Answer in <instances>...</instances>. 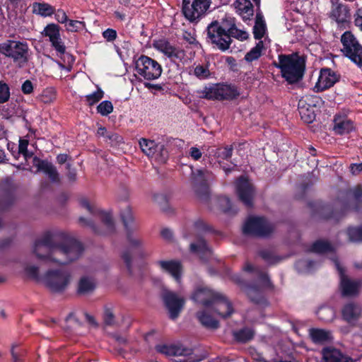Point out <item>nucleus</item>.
<instances>
[{
    "label": "nucleus",
    "instance_id": "nucleus-56",
    "mask_svg": "<svg viewBox=\"0 0 362 362\" xmlns=\"http://www.w3.org/2000/svg\"><path fill=\"white\" fill-rule=\"evenodd\" d=\"M10 98V88L8 86L0 81V104L7 102Z\"/></svg>",
    "mask_w": 362,
    "mask_h": 362
},
{
    "label": "nucleus",
    "instance_id": "nucleus-17",
    "mask_svg": "<svg viewBox=\"0 0 362 362\" xmlns=\"http://www.w3.org/2000/svg\"><path fill=\"white\" fill-rule=\"evenodd\" d=\"M15 192V185L9 179L0 182V210H7L14 204Z\"/></svg>",
    "mask_w": 362,
    "mask_h": 362
},
{
    "label": "nucleus",
    "instance_id": "nucleus-21",
    "mask_svg": "<svg viewBox=\"0 0 362 362\" xmlns=\"http://www.w3.org/2000/svg\"><path fill=\"white\" fill-rule=\"evenodd\" d=\"M153 47L172 60L181 59L184 55L182 49L171 45L166 39L155 41Z\"/></svg>",
    "mask_w": 362,
    "mask_h": 362
},
{
    "label": "nucleus",
    "instance_id": "nucleus-33",
    "mask_svg": "<svg viewBox=\"0 0 362 362\" xmlns=\"http://www.w3.org/2000/svg\"><path fill=\"white\" fill-rule=\"evenodd\" d=\"M190 251L198 255L202 260H206L211 253L210 247L204 238H199L196 243H191Z\"/></svg>",
    "mask_w": 362,
    "mask_h": 362
},
{
    "label": "nucleus",
    "instance_id": "nucleus-20",
    "mask_svg": "<svg viewBox=\"0 0 362 362\" xmlns=\"http://www.w3.org/2000/svg\"><path fill=\"white\" fill-rule=\"evenodd\" d=\"M215 296L211 308L209 309L213 310L217 315L223 318L230 317L233 313V308L231 303L225 296L218 292Z\"/></svg>",
    "mask_w": 362,
    "mask_h": 362
},
{
    "label": "nucleus",
    "instance_id": "nucleus-49",
    "mask_svg": "<svg viewBox=\"0 0 362 362\" xmlns=\"http://www.w3.org/2000/svg\"><path fill=\"white\" fill-rule=\"evenodd\" d=\"M300 101H301V104H305L313 109L314 107H320L324 104L322 99L316 95H306Z\"/></svg>",
    "mask_w": 362,
    "mask_h": 362
},
{
    "label": "nucleus",
    "instance_id": "nucleus-28",
    "mask_svg": "<svg viewBox=\"0 0 362 362\" xmlns=\"http://www.w3.org/2000/svg\"><path fill=\"white\" fill-rule=\"evenodd\" d=\"M311 341L315 344H325L333 341L332 333L321 328H310L308 331Z\"/></svg>",
    "mask_w": 362,
    "mask_h": 362
},
{
    "label": "nucleus",
    "instance_id": "nucleus-9",
    "mask_svg": "<svg viewBox=\"0 0 362 362\" xmlns=\"http://www.w3.org/2000/svg\"><path fill=\"white\" fill-rule=\"evenodd\" d=\"M135 69L137 74L147 81L158 78L163 71L157 61L146 55H141L135 61Z\"/></svg>",
    "mask_w": 362,
    "mask_h": 362
},
{
    "label": "nucleus",
    "instance_id": "nucleus-10",
    "mask_svg": "<svg viewBox=\"0 0 362 362\" xmlns=\"http://www.w3.org/2000/svg\"><path fill=\"white\" fill-rule=\"evenodd\" d=\"M274 231V228L265 218L250 217L243 227V233L245 235L254 237H268Z\"/></svg>",
    "mask_w": 362,
    "mask_h": 362
},
{
    "label": "nucleus",
    "instance_id": "nucleus-54",
    "mask_svg": "<svg viewBox=\"0 0 362 362\" xmlns=\"http://www.w3.org/2000/svg\"><path fill=\"white\" fill-rule=\"evenodd\" d=\"M194 74L199 79H206L210 76L211 73L207 65L204 66L199 64L194 67Z\"/></svg>",
    "mask_w": 362,
    "mask_h": 362
},
{
    "label": "nucleus",
    "instance_id": "nucleus-42",
    "mask_svg": "<svg viewBox=\"0 0 362 362\" xmlns=\"http://www.w3.org/2000/svg\"><path fill=\"white\" fill-rule=\"evenodd\" d=\"M194 230L199 234H218V232L215 230L212 226L202 218H198L193 223Z\"/></svg>",
    "mask_w": 362,
    "mask_h": 362
},
{
    "label": "nucleus",
    "instance_id": "nucleus-26",
    "mask_svg": "<svg viewBox=\"0 0 362 362\" xmlns=\"http://www.w3.org/2000/svg\"><path fill=\"white\" fill-rule=\"evenodd\" d=\"M218 292L212 291L207 288H198L193 294V300L202 305L206 308L209 309L211 308V303L215 298V296L217 295Z\"/></svg>",
    "mask_w": 362,
    "mask_h": 362
},
{
    "label": "nucleus",
    "instance_id": "nucleus-4",
    "mask_svg": "<svg viewBox=\"0 0 362 362\" xmlns=\"http://www.w3.org/2000/svg\"><path fill=\"white\" fill-rule=\"evenodd\" d=\"M279 62H274L273 65L280 69L281 76L288 85L300 83L305 75L306 69V59L298 52L278 56Z\"/></svg>",
    "mask_w": 362,
    "mask_h": 362
},
{
    "label": "nucleus",
    "instance_id": "nucleus-16",
    "mask_svg": "<svg viewBox=\"0 0 362 362\" xmlns=\"http://www.w3.org/2000/svg\"><path fill=\"white\" fill-rule=\"evenodd\" d=\"M42 34L45 37H49L52 47L60 54H64L66 52V46L61 38L60 27L55 23L47 24Z\"/></svg>",
    "mask_w": 362,
    "mask_h": 362
},
{
    "label": "nucleus",
    "instance_id": "nucleus-60",
    "mask_svg": "<svg viewBox=\"0 0 362 362\" xmlns=\"http://www.w3.org/2000/svg\"><path fill=\"white\" fill-rule=\"evenodd\" d=\"M102 35L107 42H113L117 37V31L112 28L106 29Z\"/></svg>",
    "mask_w": 362,
    "mask_h": 362
},
{
    "label": "nucleus",
    "instance_id": "nucleus-13",
    "mask_svg": "<svg viewBox=\"0 0 362 362\" xmlns=\"http://www.w3.org/2000/svg\"><path fill=\"white\" fill-rule=\"evenodd\" d=\"M235 192L239 200L247 208L253 206L255 189L249 180L240 176L235 182Z\"/></svg>",
    "mask_w": 362,
    "mask_h": 362
},
{
    "label": "nucleus",
    "instance_id": "nucleus-52",
    "mask_svg": "<svg viewBox=\"0 0 362 362\" xmlns=\"http://www.w3.org/2000/svg\"><path fill=\"white\" fill-rule=\"evenodd\" d=\"M96 214L100 215L102 222L107 226L110 231L115 230V225L110 214L97 210Z\"/></svg>",
    "mask_w": 362,
    "mask_h": 362
},
{
    "label": "nucleus",
    "instance_id": "nucleus-30",
    "mask_svg": "<svg viewBox=\"0 0 362 362\" xmlns=\"http://www.w3.org/2000/svg\"><path fill=\"white\" fill-rule=\"evenodd\" d=\"M157 352L166 356H187L192 352V350L187 348H182L174 344H158L155 347Z\"/></svg>",
    "mask_w": 362,
    "mask_h": 362
},
{
    "label": "nucleus",
    "instance_id": "nucleus-1",
    "mask_svg": "<svg viewBox=\"0 0 362 362\" xmlns=\"http://www.w3.org/2000/svg\"><path fill=\"white\" fill-rule=\"evenodd\" d=\"M83 250L81 242L64 232L47 231L35 240L33 246V252L37 258L59 264H67L77 259Z\"/></svg>",
    "mask_w": 362,
    "mask_h": 362
},
{
    "label": "nucleus",
    "instance_id": "nucleus-47",
    "mask_svg": "<svg viewBox=\"0 0 362 362\" xmlns=\"http://www.w3.org/2000/svg\"><path fill=\"white\" fill-rule=\"evenodd\" d=\"M349 242L361 243L362 242V225L360 226H349L346 230Z\"/></svg>",
    "mask_w": 362,
    "mask_h": 362
},
{
    "label": "nucleus",
    "instance_id": "nucleus-15",
    "mask_svg": "<svg viewBox=\"0 0 362 362\" xmlns=\"http://www.w3.org/2000/svg\"><path fill=\"white\" fill-rule=\"evenodd\" d=\"M192 183L197 197L202 202H207L210 197L209 186L203 170L192 173Z\"/></svg>",
    "mask_w": 362,
    "mask_h": 362
},
{
    "label": "nucleus",
    "instance_id": "nucleus-37",
    "mask_svg": "<svg viewBox=\"0 0 362 362\" xmlns=\"http://www.w3.org/2000/svg\"><path fill=\"white\" fill-rule=\"evenodd\" d=\"M54 12L55 8L47 3L34 2L33 4V13L40 16H51Z\"/></svg>",
    "mask_w": 362,
    "mask_h": 362
},
{
    "label": "nucleus",
    "instance_id": "nucleus-44",
    "mask_svg": "<svg viewBox=\"0 0 362 362\" xmlns=\"http://www.w3.org/2000/svg\"><path fill=\"white\" fill-rule=\"evenodd\" d=\"M201 93L202 98L219 100V83L205 86Z\"/></svg>",
    "mask_w": 362,
    "mask_h": 362
},
{
    "label": "nucleus",
    "instance_id": "nucleus-63",
    "mask_svg": "<svg viewBox=\"0 0 362 362\" xmlns=\"http://www.w3.org/2000/svg\"><path fill=\"white\" fill-rule=\"evenodd\" d=\"M226 63L228 65L229 69L233 72L238 71V65L237 64L236 59L231 56H228L226 57Z\"/></svg>",
    "mask_w": 362,
    "mask_h": 362
},
{
    "label": "nucleus",
    "instance_id": "nucleus-5",
    "mask_svg": "<svg viewBox=\"0 0 362 362\" xmlns=\"http://www.w3.org/2000/svg\"><path fill=\"white\" fill-rule=\"evenodd\" d=\"M30 49L26 42L6 40L0 43V55L12 59L19 67L24 66L30 60Z\"/></svg>",
    "mask_w": 362,
    "mask_h": 362
},
{
    "label": "nucleus",
    "instance_id": "nucleus-8",
    "mask_svg": "<svg viewBox=\"0 0 362 362\" xmlns=\"http://www.w3.org/2000/svg\"><path fill=\"white\" fill-rule=\"evenodd\" d=\"M211 0H182V13L190 22H198L209 11Z\"/></svg>",
    "mask_w": 362,
    "mask_h": 362
},
{
    "label": "nucleus",
    "instance_id": "nucleus-12",
    "mask_svg": "<svg viewBox=\"0 0 362 362\" xmlns=\"http://www.w3.org/2000/svg\"><path fill=\"white\" fill-rule=\"evenodd\" d=\"M335 265L340 277L339 289L341 296L353 297L358 296L362 286V281L349 279L346 275L344 269L340 266L337 261L335 262Z\"/></svg>",
    "mask_w": 362,
    "mask_h": 362
},
{
    "label": "nucleus",
    "instance_id": "nucleus-7",
    "mask_svg": "<svg viewBox=\"0 0 362 362\" xmlns=\"http://www.w3.org/2000/svg\"><path fill=\"white\" fill-rule=\"evenodd\" d=\"M343 55L358 67L362 68V45L351 31H345L340 38Z\"/></svg>",
    "mask_w": 362,
    "mask_h": 362
},
{
    "label": "nucleus",
    "instance_id": "nucleus-22",
    "mask_svg": "<svg viewBox=\"0 0 362 362\" xmlns=\"http://www.w3.org/2000/svg\"><path fill=\"white\" fill-rule=\"evenodd\" d=\"M33 163L37 168V171L43 172L52 182H59L60 181L59 173L52 163L47 160H42L35 156L33 158Z\"/></svg>",
    "mask_w": 362,
    "mask_h": 362
},
{
    "label": "nucleus",
    "instance_id": "nucleus-27",
    "mask_svg": "<svg viewBox=\"0 0 362 362\" xmlns=\"http://www.w3.org/2000/svg\"><path fill=\"white\" fill-rule=\"evenodd\" d=\"M333 123V131L338 135L349 134L354 129V122L346 116L336 115Z\"/></svg>",
    "mask_w": 362,
    "mask_h": 362
},
{
    "label": "nucleus",
    "instance_id": "nucleus-51",
    "mask_svg": "<svg viewBox=\"0 0 362 362\" xmlns=\"http://www.w3.org/2000/svg\"><path fill=\"white\" fill-rule=\"evenodd\" d=\"M65 26L68 32H80L86 28V23L81 21L69 20Z\"/></svg>",
    "mask_w": 362,
    "mask_h": 362
},
{
    "label": "nucleus",
    "instance_id": "nucleus-36",
    "mask_svg": "<svg viewBox=\"0 0 362 362\" xmlns=\"http://www.w3.org/2000/svg\"><path fill=\"white\" fill-rule=\"evenodd\" d=\"M267 26L262 13H257L253 27V35L255 40H260L264 35Z\"/></svg>",
    "mask_w": 362,
    "mask_h": 362
},
{
    "label": "nucleus",
    "instance_id": "nucleus-61",
    "mask_svg": "<svg viewBox=\"0 0 362 362\" xmlns=\"http://www.w3.org/2000/svg\"><path fill=\"white\" fill-rule=\"evenodd\" d=\"M54 18L56 21L62 24H66L69 21L68 16L63 9H58L54 12Z\"/></svg>",
    "mask_w": 362,
    "mask_h": 362
},
{
    "label": "nucleus",
    "instance_id": "nucleus-29",
    "mask_svg": "<svg viewBox=\"0 0 362 362\" xmlns=\"http://www.w3.org/2000/svg\"><path fill=\"white\" fill-rule=\"evenodd\" d=\"M240 95V88L236 85L227 83H219V101L233 100L238 98Z\"/></svg>",
    "mask_w": 362,
    "mask_h": 362
},
{
    "label": "nucleus",
    "instance_id": "nucleus-50",
    "mask_svg": "<svg viewBox=\"0 0 362 362\" xmlns=\"http://www.w3.org/2000/svg\"><path fill=\"white\" fill-rule=\"evenodd\" d=\"M104 94V91L100 88H98L94 93L85 96V102L87 105L93 106L102 100Z\"/></svg>",
    "mask_w": 362,
    "mask_h": 362
},
{
    "label": "nucleus",
    "instance_id": "nucleus-11",
    "mask_svg": "<svg viewBox=\"0 0 362 362\" xmlns=\"http://www.w3.org/2000/svg\"><path fill=\"white\" fill-rule=\"evenodd\" d=\"M70 281V274L62 269H49L45 274L46 286L52 293H62Z\"/></svg>",
    "mask_w": 362,
    "mask_h": 362
},
{
    "label": "nucleus",
    "instance_id": "nucleus-64",
    "mask_svg": "<svg viewBox=\"0 0 362 362\" xmlns=\"http://www.w3.org/2000/svg\"><path fill=\"white\" fill-rule=\"evenodd\" d=\"M354 25L362 31V7L358 8L354 15Z\"/></svg>",
    "mask_w": 362,
    "mask_h": 362
},
{
    "label": "nucleus",
    "instance_id": "nucleus-31",
    "mask_svg": "<svg viewBox=\"0 0 362 362\" xmlns=\"http://www.w3.org/2000/svg\"><path fill=\"white\" fill-rule=\"evenodd\" d=\"M233 5L244 21L251 19V17L254 14V9L250 0H236L233 3Z\"/></svg>",
    "mask_w": 362,
    "mask_h": 362
},
{
    "label": "nucleus",
    "instance_id": "nucleus-18",
    "mask_svg": "<svg viewBox=\"0 0 362 362\" xmlns=\"http://www.w3.org/2000/svg\"><path fill=\"white\" fill-rule=\"evenodd\" d=\"M329 16L341 27L349 24L351 20V10L348 5L341 2L332 1Z\"/></svg>",
    "mask_w": 362,
    "mask_h": 362
},
{
    "label": "nucleus",
    "instance_id": "nucleus-23",
    "mask_svg": "<svg viewBox=\"0 0 362 362\" xmlns=\"http://www.w3.org/2000/svg\"><path fill=\"white\" fill-rule=\"evenodd\" d=\"M323 362H355L356 360L344 354L341 350L333 347L326 346L322 349Z\"/></svg>",
    "mask_w": 362,
    "mask_h": 362
},
{
    "label": "nucleus",
    "instance_id": "nucleus-43",
    "mask_svg": "<svg viewBox=\"0 0 362 362\" xmlns=\"http://www.w3.org/2000/svg\"><path fill=\"white\" fill-rule=\"evenodd\" d=\"M255 336V332L252 329L245 327L233 332L235 340L239 343H247L251 341Z\"/></svg>",
    "mask_w": 362,
    "mask_h": 362
},
{
    "label": "nucleus",
    "instance_id": "nucleus-38",
    "mask_svg": "<svg viewBox=\"0 0 362 362\" xmlns=\"http://www.w3.org/2000/svg\"><path fill=\"white\" fill-rule=\"evenodd\" d=\"M139 146L141 151L148 156H153L158 148L161 149L163 146H159L153 140L141 139L139 141Z\"/></svg>",
    "mask_w": 362,
    "mask_h": 362
},
{
    "label": "nucleus",
    "instance_id": "nucleus-46",
    "mask_svg": "<svg viewBox=\"0 0 362 362\" xmlns=\"http://www.w3.org/2000/svg\"><path fill=\"white\" fill-rule=\"evenodd\" d=\"M257 255L269 265L276 264L281 260V258L276 255L270 249H261Z\"/></svg>",
    "mask_w": 362,
    "mask_h": 362
},
{
    "label": "nucleus",
    "instance_id": "nucleus-57",
    "mask_svg": "<svg viewBox=\"0 0 362 362\" xmlns=\"http://www.w3.org/2000/svg\"><path fill=\"white\" fill-rule=\"evenodd\" d=\"M103 321L107 326H114L115 325V315L111 308H105L103 313Z\"/></svg>",
    "mask_w": 362,
    "mask_h": 362
},
{
    "label": "nucleus",
    "instance_id": "nucleus-34",
    "mask_svg": "<svg viewBox=\"0 0 362 362\" xmlns=\"http://www.w3.org/2000/svg\"><path fill=\"white\" fill-rule=\"evenodd\" d=\"M250 300L257 305H264L267 300L257 285H246L244 289Z\"/></svg>",
    "mask_w": 362,
    "mask_h": 362
},
{
    "label": "nucleus",
    "instance_id": "nucleus-62",
    "mask_svg": "<svg viewBox=\"0 0 362 362\" xmlns=\"http://www.w3.org/2000/svg\"><path fill=\"white\" fill-rule=\"evenodd\" d=\"M26 274L33 279L39 280V269L36 266H28L25 268Z\"/></svg>",
    "mask_w": 362,
    "mask_h": 362
},
{
    "label": "nucleus",
    "instance_id": "nucleus-59",
    "mask_svg": "<svg viewBox=\"0 0 362 362\" xmlns=\"http://www.w3.org/2000/svg\"><path fill=\"white\" fill-rule=\"evenodd\" d=\"M258 280L262 286L265 288H272L273 285L267 274L259 272L258 274Z\"/></svg>",
    "mask_w": 362,
    "mask_h": 362
},
{
    "label": "nucleus",
    "instance_id": "nucleus-40",
    "mask_svg": "<svg viewBox=\"0 0 362 362\" xmlns=\"http://www.w3.org/2000/svg\"><path fill=\"white\" fill-rule=\"evenodd\" d=\"M310 251L317 254H325L333 252L334 247L327 240H317L312 244Z\"/></svg>",
    "mask_w": 362,
    "mask_h": 362
},
{
    "label": "nucleus",
    "instance_id": "nucleus-41",
    "mask_svg": "<svg viewBox=\"0 0 362 362\" xmlns=\"http://www.w3.org/2000/svg\"><path fill=\"white\" fill-rule=\"evenodd\" d=\"M233 152V145L225 146L218 148H212L209 153H212L216 158L228 160L231 158Z\"/></svg>",
    "mask_w": 362,
    "mask_h": 362
},
{
    "label": "nucleus",
    "instance_id": "nucleus-3",
    "mask_svg": "<svg viewBox=\"0 0 362 362\" xmlns=\"http://www.w3.org/2000/svg\"><path fill=\"white\" fill-rule=\"evenodd\" d=\"M121 219L124 227L126 238L129 248L124 250L121 255L128 274L131 276H136L133 268L132 261L136 255L143 260L146 254L144 249V240L134 233L139 229V225L135 221L131 208L128 206L120 212Z\"/></svg>",
    "mask_w": 362,
    "mask_h": 362
},
{
    "label": "nucleus",
    "instance_id": "nucleus-25",
    "mask_svg": "<svg viewBox=\"0 0 362 362\" xmlns=\"http://www.w3.org/2000/svg\"><path fill=\"white\" fill-rule=\"evenodd\" d=\"M161 270L170 274L177 281H180L182 276V266L176 260H160L156 262Z\"/></svg>",
    "mask_w": 362,
    "mask_h": 362
},
{
    "label": "nucleus",
    "instance_id": "nucleus-53",
    "mask_svg": "<svg viewBox=\"0 0 362 362\" xmlns=\"http://www.w3.org/2000/svg\"><path fill=\"white\" fill-rule=\"evenodd\" d=\"M113 111V105L110 100L101 102L97 107V112L102 116H107Z\"/></svg>",
    "mask_w": 362,
    "mask_h": 362
},
{
    "label": "nucleus",
    "instance_id": "nucleus-2",
    "mask_svg": "<svg viewBox=\"0 0 362 362\" xmlns=\"http://www.w3.org/2000/svg\"><path fill=\"white\" fill-rule=\"evenodd\" d=\"M309 206L313 215L326 221L338 222L349 210L362 214V185L352 188L340 190L332 204H325L321 201L310 202Z\"/></svg>",
    "mask_w": 362,
    "mask_h": 362
},
{
    "label": "nucleus",
    "instance_id": "nucleus-32",
    "mask_svg": "<svg viewBox=\"0 0 362 362\" xmlns=\"http://www.w3.org/2000/svg\"><path fill=\"white\" fill-rule=\"evenodd\" d=\"M225 21L227 34L229 35V38L232 39V37H234L240 41L245 40L248 38V34L247 32L241 30L236 27L234 18H226Z\"/></svg>",
    "mask_w": 362,
    "mask_h": 362
},
{
    "label": "nucleus",
    "instance_id": "nucleus-14",
    "mask_svg": "<svg viewBox=\"0 0 362 362\" xmlns=\"http://www.w3.org/2000/svg\"><path fill=\"white\" fill-rule=\"evenodd\" d=\"M162 300L169 313L171 320L177 319L182 312L185 304V300L180 297L173 291L165 290L162 293Z\"/></svg>",
    "mask_w": 362,
    "mask_h": 362
},
{
    "label": "nucleus",
    "instance_id": "nucleus-55",
    "mask_svg": "<svg viewBox=\"0 0 362 362\" xmlns=\"http://www.w3.org/2000/svg\"><path fill=\"white\" fill-rule=\"evenodd\" d=\"M218 204L221 210L224 213L233 212L230 199L226 196L218 197Z\"/></svg>",
    "mask_w": 362,
    "mask_h": 362
},
{
    "label": "nucleus",
    "instance_id": "nucleus-45",
    "mask_svg": "<svg viewBox=\"0 0 362 362\" xmlns=\"http://www.w3.org/2000/svg\"><path fill=\"white\" fill-rule=\"evenodd\" d=\"M95 285L94 282L86 276L80 279L78 284L77 292L78 294H87L94 291Z\"/></svg>",
    "mask_w": 362,
    "mask_h": 362
},
{
    "label": "nucleus",
    "instance_id": "nucleus-19",
    "mask_svg": "<svg viewBox=\"0 0 362 362\" xmlns=\"http://www.w3.org/2000/svg\"><path fill=\"white\" fill-rule=\"evenodd\" d=\"M340 75L329 68H323L320 70L317 82L314 90L321 92L333 86L340 79Z\"/></svg>",
    "mask_w": 362,
    "mask_h": 362
},
{
    "label": "nucleus",
    "instance_id": "nucleus-24",
    "mask_svg": "<svg viewBox=\"0 0 362 362\" xmlns=\"http://www.w3.org/2000/svg\"><path fill=\"white\" fill-rule=\"evenodd\" d=\"M362 308L358 303L349 302L344 304L341 308V318L349 324L356 322L361 316Z\"/></svg>",
    "mask_w": 362,
    "mask_h": 362
},
{
    "label": "nucleus",
    "instance_id": "nucleus-48",
    "mask_svg": "<svg viewBox=\"0 0 362 362\" xmlns=\"http://www.w3.org/2000/svg\"><path fill=\"white\" fill-rule=\"evenodd\" d=\"M264 48L263 42L259 40L256 45L252 47L245 55V60L247 62H252L255 60L258 59L261 55Z\"/></svg>",
    "mask_w": 362,
    "mask_h": 362
},
{
    "label": "nucleus",
    "instance_id": "nucleus-6",
    "mask_svg": "<svg viewBox=\"0 0 362 362\" xmlns=\"http://www.w3.org/2000/svg\"><path fill=\"white\" fill-rule=\"evenodd\" d=\"M206 35L207 41L213 45L214 48L221 52L227 51L233 42L227 34L225 18L222 19L221 22L214 21L209 24Z\"/></svg>",
    "mask_w": 362,
    "mask_h": 362
},
{
    "label": "nucleus",
    "instance_id": "nucleus-58",
    "mask_svg": "<svg viewBox=\"0 0 362 362\" xmlns=\"http://www.w3.org/2000/svg\"><path fill=\"white\" fill-rule=\"evenodd\" d=\"M97 134L98 135L106 137L110 140H117L119 138V136L117 134L108 132L107 129L104 127H99L98 129Z\"/></svg>",
    "mask_w": 362,
    "mask_h": 362
},
{
    "label": "nucleus",
    "instance_id": "nucleus-35",
    "mask_svg": "<svg viewBox=\"0 0 362 362\" xmlns=\"http://www.w3.org/2000/svg\"><path fill=\"white\" fill-rule=\"evenodd\" d=\"M196 315L200 323L206 328L216 329L219 327L218 321L208 314L206 310L197 312Z\"/></svg>",
    "mask_w": 362,
    "mask_h": 362
},
{
    "label": "nucleus",
    "instance_id": "nucleus-39",
    "mask_svg": "<svg viewBox=\"0 0 362 362\" xmlns=\"http://www.w3.org/2000/svg\"><path fill=\"white\" fill-rule=\"evenodd\" d=\"M298 110L300 118L304 122L310 124L315 120L316 115L313 108L308 107L305 104H301V101L299 100Z\"/></svg>",
    "mask_w": 362,
    "mask_h": 362
}]
</instances>
